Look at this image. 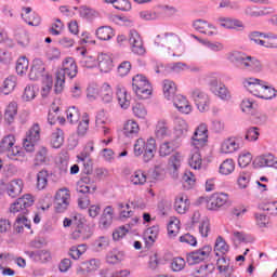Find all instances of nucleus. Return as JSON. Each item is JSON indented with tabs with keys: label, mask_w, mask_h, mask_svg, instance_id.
Listing matches in <instances>:
<instances>
[{
	"label": "nucleus",
	"mask_w": 277,
	"mask_h": 277,
	"mask_svg": "<svg viewBox=\"0 0 277 277\" xmlns=\"http://www.w3.org/2000/svg\"><path fill=\"white\" fill-rule=\"evenodd\" d=\"M227 60L230 64H235L240 70L246 72H262L263 64L256 57L248 55L243 52L234 51L227 54Z\"/></svg>",
	"instance_id": "nucleus-1"
},
{
	"label": "nucleus",
	"mask_w": 277,
	"mask_h": 277,
	"mask_svg": "<svg viewBox=\"0 0 277 277\" xmlns=\"http://www.w3.org/2000/svg\"><path fill=\"white\" fill-rule=\"evenodd\" d=\"M77 72L78 69L75 58H65L63 62V67L56 72V82L54 84L55 94H62L66 83V77H68V79H75V77H77Z\"/></svg>",
	"instance_id": "nucleus-2"
},
{
	"label": "nucleus",
	"mask_w": 277,
	"mask_h": 277,
	"mask_svg": "<svg viewBox=\"0 0 277 277\" xmlns=\"http://www.w3.org/2000/svg\"><path fill=\"white\" fill-rule=\"evenodd\" d=\"M30 207H34V197L31 195H24L10 207L11 213H19L18 215H21V223L26 228H31L29 220H27V216H25L27 213H29Z\"/></svg>",
	"instance_id": "nucleus-3"
},
{
	"label": "nucleus",
	"mask_w": 277,
	"mask_h": 277,
	"mask_svg": "<svg viewBox=\"0 0 277 277\" xmlns=\"http://www.w3.org/2000/svg\"><path fill=\"white\" fill-rule=\"evenodd\" d=\"M157 153V142L155 138L150 137L145 142L143 138L136 140L134 144V155L135 157H142L144 163H148L155 159V154Z\"/></svg>",
	"instance_id": "nucleus-4"
},
{
	"label": "nucleus",
	"mask_w": 277,
	"mask_h": 277,
	"mask_svg": "<svg viewBox=\"0 0 277 277\" xmlns=\"http://www.w3.org/2000/svg\"><path fill=\"white\" fill-rule=\"evenodd\" d=\"M228 202V194L214 193L210 197H199L198 203L205 205L209 211H217Z\"/></svg>",
	"instance_id": "nucleus-5"
},
{
	"label": "nucleus",
	"mask_w": 277,
	"mask_h": 277,
	"mask_svg": "<svg viewBox=\"0 0 277 277\" xmlns=\"http://www.w3.org/2000/svg\"><path fill=\"white\" fill-rule=\"evenodd\" d=\"M132 90L138 98H148L153 94V87L143 75H136L132 78Z\"/></svg>",
	"instance_id": "nucleus-6"
},
{
	"label": "nucleus",
	"mask_w": 277,
	"mask_h": 277,
	"mask_svg": "<svg viewBox=\"0 0 277 277\" xmlns=\"http://www.w3.org/2000/svg\"><path fill=\"white\" fill-rule=\"evenodd\" d=\"M70 207V189L64 187L54 196V209L56 213H64Z\"/></svg>",
	"instance_id": "nucleus-7"
},
{
	"label": "nucleus",
	"mask_w": 277,
	"mask_h": 277,
	"mask_svg": "<svg viewBox=\"0 0 277 277\" xmlns=\"http://www.w3.org/2000/svg\"><path fill=\"white\" fill-rule=\"evenodd\" d=\"M40 142V126L35 123L26 133V137L23 142V147L26 153H34L36 150V144Z\"/></svg>",
	"instance_id": "nucleus-8"
},
{
	"label": "nucleus",
	"mask_w": 277,
	"mask_h": 277,
	"mask_svg": "<svg viewBox=\"0 0 277 277\" xmlns=\"http://www.w3.org/2000/svg\"><path fill=\"white\" fill-rule=\"evenodd\" d=\"M156 47H168V49H179L181 45V38L179 35L172 32H166L158 35L155 39Z\"/></svg>",
	"instance_id": "nucleus-9"
},
{
	"label": "nucleus",
	"mask_w": 277,
	"mask_h": 277,
	"mask_svg": "<svg viewBox=\"0 0 277 277\" xmlns=\"http://www.w3.org/2000/svg\"><path fill=\"white\" fill-rule=\"evenodd\" d=\"M30 81H38L41 79L44 80V77H51L49 72H47V67L44 66V62L40 58H35L32 61V65L30 71L28 74Z\"/></svg>",
	"instance_id": "nucleus-10"
},
{
	"label": "nucleus",
	"mask_w": 277,
	"mask_h": 277,
	"mask_svg": "<svg viewBox=\"0 0 277 277\" xmlns=\"http://www.w3.org/2000/svg\"><path fill=\"white\" fill-rule=\"evenodd\" d=\"M213 248L209 245L203 246L201 249L195 250L187 254L186 261L188 265H196L198 263H202V261H207L209 259V254H211Z\"/></svg>",
	"instance_id": "nucleus-11"
},
{
	"label": "nucleus",
	"mask_w": 277,
	"mask_h": 277,
	"mask_svg": "<svg viewBox=\"0 0 277 277\" xmlns=\"http://www.w3.org/2000/svg\"><path fill=\"white\" fill-rule=\"evenodd\" d=\"M129 44L132 53L135 55H144L146 53V48H144V41L136 30H130L129 32Z\"/></svg>",
	"instance_id": "nucleus-12"
},
{
	"label": "nucleus",
	"mask_w": 277,
	"mask_h": 277,
	"mask_svg": "<svg viewBox=\"0 0 277 277\" xmlns=\"http://www.w3.org/2000/svg\"><path fill=\"white\" fill-rule=\"evenodd\" d=\"M190 96L199 111H207L209 109V95L200 89H195L192 91Z\"/></svg>",
	"instance_id": "nucleus-13"
},
{
	"label": "nucleus",
	"mask_w": 277,
	"mask_h": 277,
	"mask_svg": "<svg viewBox=\"0 0 277 277\" xmlns=\"http://www.w3.org/2000/svg\"><path fill=\"white\" fill-rule=\"evenodd\" d=\"M94 235V229L87 224L78 223L74 227L71 233V239H76L79 241H85V239H90Z\"/></svg>",
	"instance_id": "nucleus-14"
},
{
	"label": "nucleus",
	"mask_w": 277,
	"mask_h": 277,
	"mask_svg": "<svg viewBox=\"0 0 277 277\" xmlns=\"http://www.w3.org/2000/svg\"><path fill=\"white\" fill-rule=\"evenodd\" d=\"M210 90L215 96H219L221 101H230V91L226 88V84L217 81V79L210 81Z\"/></svg>",
	"instance_id": "nucleus-15"
},
{
	"label": "nucleus",
	"mask_w": 277,
	"mask_h": 277,
	"mask_svg": "<svg viewBox=\"0 0 277 277\" xmlns=\"http://www.w3.org/2000/svg\"><path fill=\"white\" fill-rule=\"evenodd\" d=\"M254 168H277V158L273 154H262L253 160Z\"/></svg>",
	"instance_id": "nucleus-16"
},
{
	"label": "nucleus",
	"mask_w": 277,
	"mask_h": 277,
	"mask_svg": "<svg viewBox=\"0 0 277 277\" xmlns=\"http://www.w3.org/2000/svg\"><path fill=\"white\" fill-rule=\"evenodd\" d=\"M193 27L199 34H205L206 36H217V28L205 19H196L193 22Z\"/></svg>",
	"instance_id": "nucleus-17"
},
{
	"label": "nucleus",
	"mask_w": 277,
	"mask_h": 277,
	"mask_svg": "<svg viewBox=\"0 0 277 277\" xmlns=\"http://www.w3.org/2000/svg\"><path fill=\"white\" fill-rule=\"evenodd\" d=\"M241 146H243V143H241V138L229 137L223 141V143L221 144V153H224L225 155L236 153V150H239Z\"/></svg>",
	"instance_id": "nucleus-18"
},
{
	"label": "nucleus",
	"mask_w": 277,
	"mask_h": 277,
	"mask_svg": "<svg viewBox=\"0 0 277 277\" xmlns=\"http://www.w3.org/2000/svg\"><path fill=\"white\" fill-rule=\"evenodd\" d=\"M97 66L101 72H111L114 58L108 53H100L97 55Z\"/></svg>",
	"instance_id": "nucleus-19"
},
{
	"label": "nucleus",
	"mask_w": 277,
	"mask_h": 277,
	"mask_svg": "<svg viewBox=\"0 0 277 277\" xmlns=\"http://www.w3.org/2000/svg\"><path fill=\"white\" fill-rule=\"evenodd\" d=\"M219 22L224 29H236V31H243V29H246V25H243V22L239 19L220 17Z\"/></svg>",
	"instance_id": "nucleus-20"
},
{
	"label": "nucleus",
	"mask_w": 277,
	"mask_h": 277,
	"mask_svg": "<svg viewBox=\"0 0 277 277\" xmlns=\"http://www.w3.org/2000/svg\"><path fill=\"white\" fill-rule=\"evenodd\" d=\"M117 101L122 109H129L131 106V97L127 94V89L122 84L116 87Z\"/></svg>",
	"instance_id": "nucleus-21"
},
{
	"label": "nucleus",
	"mask_w": 277,
	"mask_h": 277,
	"mask_svg": "<svg viewBox=\"0 0 277 277\" xmlns=\"http://www.w3.org/2000/svg\"><path fill=\"white\" fill-rule=\"evenodd\" d=\"M22 18L27 23V25H30L31 27H38L41 23L40 15L37 13H31V8H23Z\"/></svg>",
	"instance_id": "nucleus-22"
},
{
	"label": "nucleus",
	"mask_w": 277,
	"mask_h": 277,
	"mask_svg": "<svg viewBox=\"0 0 277 277\" xmlns=\"http://www.w3.org/2000/svg\"><path fill=\"white\" fill-rule=\"evenodd\" d=\"M18 114V104L16 102H11L4 110V122L9 127H12V123L16 120Z\"/></svg>",
	"instance_id": "nucleus-23"
},
{
	"label": "nucleus",
	"mask_w": 277,
	"mask_h": 277,
	"mask_svg": "<svg viewBox=\"0 0 277 277\" xmlns=\"http://www.w3.org/2000/svg\"><path fill=\"white\" fill-rule=\"evenodd\" d=\"M174 107L179 109L182 114H192V105H189V102L187 98L183 95H175V97L172 100Z\"/></svg>",
	"instance_id": "nucleus-24"
},
{
	"label": "nucleus",
	"mask_w": 277,
	"mask_h": 277,
	"mask_svg": "<svg viewBox=\"0 0 277 277\" xmlns=\"http://www.w3.org/2000/svg\"><path fill=\"white\" fill-rule=\"evenodd\" d=\"M114 222V208L108 206L104 209L100 217V228H109Z\"/></svg>",
	"instance_id": "nucleus-25"
},
{
	"label": "nucleus",
	"mask_w": 277,
	"mask_h": 277,
	"mask_svg": "<svg viewBox=\"0 0 277 277\" xmlns=\"http://www.w3.org/2000/svg\"><path fill=\"white\" fill-rule=\"evenodd\" d=\"M176 213L181 215L187 213L189 210V199L185 195H177L174 202Z\"/></svg>",
	"instance_id": "nucleus-26"
},
{
	"label": "nucleus",
	"mask_w": 277,
	"mask_h": 277,
	"mask_svg": "<svg viewBox=\"0 0 277 277\" xmlns=\"http://www.w3.org/2000/svg\"><path fill=\"white\" fill-rule=\"evenodd\" d=\"M158 235H159V225H154L151 227H148L145 230L144 241H145L146 248H150L155 243Z\"/></svg>",
	"instance_id": "nucleus-27"
},
{
	"label": "nucleus",
	"mask_w": 277,
	"mask_h": 277,
	"mask_svg": "<svg viewBox=\"0 0 277 277\" xmlns=\"http://www.w3.org/2000/svg\"><path fill=\"white\" fill-rule=\"evenodd\" d=\"M26 254L37 263H49L51 261V252L47 250L28 251Z\"/></svg>",
	"instance_id": "nucleus-28"
},
{
	"label": "nucleus",
	"mask_w": 277,
	"mask_h": 277,
	"mask_svg": "<svg viewBox=\"0 0 277 277\" xmlns=\"http://www.w3.org/2000/svg\"><path fill=\"white\" fill-rule=\"evenodd\" d=\"M6 193L11 198H17L23 193V180H13L6 188Z\"/></svg>",
	"instance_id": "nucleus-29"
},
{
	"label": "nucleus",
	"mask_w": 277,
	"mask_h": 277,
	"mask_svg": "<svg viewBox=\"0 0 277 277\" xmlns=\"http://www.w3.org/2000/svg\"><path fill=\"white\" fill-rule=\"evenodd\" d=\"M261 83H263V81L256 78H247L242 81L243 88H246L250 94H253V96L256 94V91L261 89Z\"/></svg>",
	"instance_id": "nucleus-30"
},
{
	"label": "nucleus",
	"mask_w": 277,
	"mask_h": 277,
	"mask_svg": "<svg viewBox=\"0 0 277 277\" xmlns=\"http://www.w3.org/2000/svg\"><path fill=\"white\" fill-rule=\"evenodd\" d=\"M140 133V124L135 120H128L123 127V135L126 137H135Z\"/></svg>",
	"instance_id": "nucleus-31"
},
{
	"label": "nucleus",
	"mask_w": 277,
	"mask_h": 277,
	"mask_svg": "<svg viewBox=\"0 0 277 277\" xmlns=\"http://www.w3.org/2000/svg\"><path fill=\"white\" fill-rule=\"evenodd\" d=\"M163 94L167 101H172L176 96V83L172 80H164Z\"/></svg>",
	"instance_id": "nucleus-32"
},
{
	"label": "nucleus",
	"mask_w": 277,
	"mask_h": 277,
	"mask_svg": "<svg viewBox=\"0 0 277 277\" xmlns=\"http://www.w3.org/2000/svg\"><path fill=\"white\" fill-rule=\"evenodd\" d=\"M189 129V126L187 124V121L181 117L174 118V131L175 135L179 137L185 135Z\"/></svg>",
	"instance_id": "nucleus-33"
},
{
	"label": "nucleus",
	"mask_w": 277,
	"mask_h": 277,
	"mask_svg": "<svg viewBox=\"0 0 277 277\" xmlns=\"http://www.w3.org/2000/svg\"><path fill=\"white\" fill-rule=\"evenodd\" d=\"M146 181H148V176L146 172L142 170L134 171L130 176V183H132V185H145Z\"/></svg>",
	"instance_id": "nucleus-34"
},
{
	"label": "nucleus",
	"mask_w": 277,
	"mask_h": 277,
	"mask_svg": "<svg viewBox=\"0 0 277 277\" xmlns=\"http://www.w3.org/2000/svg\"><path fill=\"white\" fill-rule=\"evenodd\" d=\"M51 146L52 148H62V145L64 144V131L62 129L57 128L51 135Z\"/></svg>",
	"instance_id": "nucleus-35"
},
{
	"label": "nucleus",
	"mask_w": 277,
	"mask_h": 277,
	"mask_svg": "<svg viewBox=\"0 0 277 277\" xmlns=\"http://www.w3.org/2000/svg\"><path fill=\"white\" fill-rule=\"evenodd\" d=\"M95 36L98 38V40H111V38H114V29L109 26L98 27Z\"/></svg>",
	"instance_id": "nucleus-36"
},
{
	"label": "nucleus",
	"mask_w": 277,
	"mask_h": 277,
	"mask_svg": "<svg viewBox=\"0 0 277 277\" xmlns=\"http://www.w3.org/2000/svg\"><path fill=\"white\" fill-rule=\"evenodd\" d=\"M230 247L226 243V240L222 236H219L215 240L214 252H216V256L220 254H226Z\"/></svg>",
	"instance_id": "nucleus-37"
},
{
	"label": "nucleus",
	"mask_w": 277,
	"mask_h": 277,
	"mask_svg": "<svg viewBox=\"0 0 277 277\" xmlns=\"http://www.w3.org/2000/svg\"><path fill=\"white\" fill-rule=\"evenodd\" d=\"M16 88V77L15 76H10L8 77L2 84V94H12L14 92V89Z\"/></svg>",
	"instance_id": "nucleus-38"
},
{
	"label": "nucleus",
	"mask_w": 277,
	"mask_h": 277,
	"mask_svg": "<svg viewBox=\"0 0 277 277\" xmlns=\"http://www.w3.org/2000/svg\"><path fill=\"white\" fill-rule=\"evenodd\" d=\"M100 96L103 103H111L114 101V92L108 83H104L100 90Z\"/></svg>",
	"instance_id": "nucleus-39"
},
{
	"label": "nucleus",
	"mask_w": 277,
	"mask_h": 277,
	"mask_svg": "<svg viewBox=\"0 0 277 277\" xmlns=\"http://www.w3.org/2000/svg\"><path fill=\"white\" fill-rule=\"evenodd\" d=\"M188 164L193 170H200V168H202V156L200 155V150L196 149L192 153V156L188 159Z\"/></svg>",
	"instance_id": "nucleus-40"
},
{
	"label": "nucleus",
	"mask_w": 277,
	"mask_h": 277,
	"mask_svg": "<svg viewBox=\"0 0 277 277\" xmlns=\"http://www.w3.org/2000/svg\"><path fill=\"white\" fill-rule=\"evenodd\" d=\"M88 129H90V116L88 113H84L82 116V120L79 122L77 128V133L80 137H83L85 133H88Z\"/></svg>",
	"instance_id": "nucleus-41"
},
{
	"label": "nucleus",
	"mask_w": 277,
	"mask_h": 277,
	"mask_svg": "<svg viewBox=\"0 0 277 277\" xmlns=\"http://www.w3.org/2000/svg\"><path fill=\"white\" fill-rule=\"evenodd\" d=\"M219 172L225 176L233 174V172H235V161H233V159L224 160L220 166Z\"/></svg>",
	"instance_id": "nucleus-42"
},
{
	"label": "nucleus",
	"mask_w": 277,
	"mask_h": 277,
	"mask_svg": "<svg viewBox=\"0 0 277 277\" xmlns=\"http://www.w3.org/2000/svg\"><path fill=\"white\" fill-rule=\"evenodd\" d=\"M49 185V171L41 170L37 173V189H45Z\"/></svg>",
	"instance_id": "nucleus-43"
},
{
	"label": "nucleus",
	"mask_w": 277,
	"mask_h": 277,
	"mask_svg": "<svg viewBox=\"0 0 277 277\" xmlns=\"http://www.w3.org/2000/svg\"><path fill=\"white\" fill-rule=\"evenodd\" d=\"M16 140L14 135L9 134L4 136L0 142V153H8L15 144Z\"/></svg>",
	"instance_id": "nucleus-44"
},
{
	"label": "nucleus",
	"mask_w": 277,
	"mask_h": 277,
	"mask_svg": "<svg viewBox=\"0 0 277 277\" xmlns=\"http://www.w3.org/2000/svg\"><path fill=\"white\" fill-rule=\"evenodd\" d=\"M207 140L209 138L203 136V134L194 132L190 144L195 149L200 150V148L205 147V144H207Z\"/></svg>",
	"instance_id": "nucleus-45"
},
{
	"label": "nucleus",
	"mask_w": 277,
	"mask_h": 277,
	"mask_svg": "<svg viewBox=\"0 0 277 277\" xmlns=\"http://www.w3.org/2000/svg\"><path fill=\"white\" fill-rule=\"evenodd\" d=\"M181 221L176 217H172L168 224V235L169 237H176L181 230Z\"/></svg>",
	"instance_id": "nucleus-46"
},
{
	"label": "nucleus",
	"mask_w": 277,
	"mask_h": 277,
	"mask_svg": "<svg viewBox=\"0 0 277 277\" xmlns=\"http://www.w3.org/2000/svg\"><path fill=\"white\" fill-rule=\"evenodd\" d=\"M15 69L17 75H26L27 70H29V60H27L25 56L19 57L17 60Z\"/></svg>",
	"instance_id": "nucleus-47"
},
{
	"label": "nucleus",
	"mask_w": 277,
	"mask_h": 277,
	"mask_svg": "<svg viewBox=\"0 0 277 277\" xmlns=\"http://www.w3.org/2000/svg\"><path fill=\"white\" fill-rule=\"evenodd\" d=\"M182 181L184 183L185 189H192L196 185V175L192 171H185Z\"/></svg>",
	"instance_id": "nucleus-48"
},
{
	"label": "nucleus",
	"mask_w": 277,
	"mask_h": 277,
	"mask_svg": "<svg viewBox=\"0 0 277 277\" xmlns=\"http://www.w3.org/2000/svg\"><path fill=\"white\" fill-rule=\"evenodd\" d=\"M35 161V166L47 163V161H49V149L47 147H40L36 154Z\"/></svg>",
	"instance_id": "nucleus-49"
},
{
	"label": "nucleus",
	"mask_w": 277,
	"mask_h": 277,
	"mask_svg": "<svg viewBox=\"0 0 277 277\" xmlns=\"http://www.w3.org/2000/svg\"><path fill=\"white\" fill-rule=\"evenodd\" d=\"M96 58L92 55H85V51L82 52V57L80 60V65L83 68H96Z\"/></svg>",
	"instance_id": "nucleus-50"
},
{
	"label": "nucleus",
	"mask_w": 277,
	"mask_h": 277,
	"mask_svg": "<svg viewBox=\"0 0 277 277\" xmlns=\"http://www.w3.org/2000/svg\"><path fill=\"white\" fill-rule=\"evenodd\" d=\"M263 38H267V34L261 31H252L249 34V40L260 47H265V40H263Z\"/></svg>",
	"instance_id": "nucleus-51"
},
{
	"label": "nucleus",
	"mask_w": 277,
	"mask_h": 277,
	"mask_svg": "<svg viewBox=\"0 0 277 277\" xmlns=\"http://www.w3.org/2000/svg\"><path fill=\"white\" fill-rule=\"evenodd\" d=\"M216 265H217L219 272H221V273L224 272L228 276H230V274H233V266H230L229 261H226V258L219 259L216 262Z\"/></svg>",
	"instance_id": "nucleus-52"
},
{
	"label": "nucleus",
	"mask_w": 277,
	"mask_h": 277,
	"mask_svg": "<svg viewBox=\"0 0 277 277\" xmlns=\"http://www.w3.org/2000/svg\"><path fill=\"white\" fill-rule=\"evenodd\" d=\"M80 118H81V114L79 113V108L71 106L67 109V120L71 124L79 122Z\"/></svg>",
	"instance_id": "nucleus-53"
},
{
	"label": "nucleus",
	"mask_w": 277,
	"mask_h": 277,
	"mask_svg": "<svg viewBox=\"0 0 277 277\" xmlns=\"http://www.w3.org/2000/svg\"><path fill=\"white\" fill-rule=\"evenodd\" d=\"M255 224L260 228H269V217L263 213H254Z\"/></svg>",
	"instance_id": "nucleus-54"
},
{
	"label": "nucleus",
	"mask_w": 277,
	"mask_h": 277,
	"mask_svg": "<svg viewBox=\"0 0 277 277\" xmlns=\"http://www.w3.org/2000/svg\"><path fill=\"white\" fill-rule=\"evenodd\" d=\"M53 89V77L45 76L42 80V91L41 96H49V92Z\"/></svg>",
	"instance_id": "nucleus-55"
},
{
	"label": "nucleus",
	"mask_w": 277,
	"mask_h": 277,
	"mask_svg": "<svg viewBox=\"0 0 277 277\" xmlns=\"http://www.w3.org/2000/svg\"><path fill=\"white\" fill-rule=\"evenodd\" d=\"M169 72H183V70H189V65L177 62V63H171L167 66Z\"/></svg>",
	"instance_id": "nucleus-56"
},
{
	"label": "nucleus",
	"mask_w": 277,
	"mask_h": 277,
	"mask_svg": "<svg viewBox=\"0 0 277 277\" xmlns=\"http://www.w3.org/2000/svg\"><path fill=\"white\" fill-rule=\"evenodd\" d=\"M155 134H156V137H158V140H163V137L168 135V126L166 124L164 121H159L156 124Z\"/></svg>",
	"instance_id": "nucleus-57"
},
{
	"label": "nucleus",
	"mask_w": 277,
	"mask_h": 277,
	"mask_svg": "<svg viewBox=\"0 0 277 277\" xmlns=\"http://www.w3.org/2000/svg\"><path fill=\"white\" fill-rule=\"evenodd\" d=\"M174 143L172 142H164L160 145V157H168V155H172L174 153Z\"/></svg>",
	"instance_id": "nucleus-58"
},
{
	"label": "nucleus",
	"mask_w": 277,
	"mask_h": 277,
	"mask_svg": "<svg viewBox=\"0 0 277 277\" xmlns=\"http://www.w3.org/2000/svg\"><path fill=\"white\" fill-rule=\"evenodd\" d=\"M82 267L83 269H85V272H96V269L101 267V261L96 259H91L87 262H83Z\"/></svg>",
	"instance_id": "nucleus-59"
},
{
	"label": "nucleus",
	"mask_w": 277,
	"mask_h": 277,
	"mask_svg": "<svg viewBox=\"0 0 277 277\" xmlns=\"http://www.w3.org/2000/svg\"><path fill=\"white\" fill-rule=\"evenodd\" d=\"M117 72L119 77H127L131 72V62L123 61L118 67Z\"/></svg>",
	"instance_id": "nucleus-60"
},
{
	"label": "nucleus",
	"mask_w": 277,
	"mask_h": 277,
	"mask_svg": "<svg viewBox=\"0 0 277 277\" xmlns=\"http://www.w3.org/2000/svg\"><path fill=\"white\" fill-rule=\"evenodd\" d=\"M122 259H123L122 253H120L118 251H111L106 256V261L110 265H116V263H120V261H122Z\"/></svg>",
	"instance_id": "nucleus-61"
},
{
	"label": "nucleus",
	"mask_w": 277,
	"mask_h": 277,
	"mask_svg": "<svg viewBox=\"0 0 277 277\" xmlns=\"http://www.w3.org/2000/svg\"><path fill=\"white\" fill-rule=\"evenodd\" d=\"M94 246L97 252H101V250H106L109 247V238L102 236L95 240Z\"/></svg>",
	"instance_id": "nucleus-62"
},
{
	"label": "nucleus",
	"mask_w": 277,
	"mask_h": 277,
	"mask_svg": "<svg viewBox=\"0 0 277 277\" xmlns=\"http://www.w3.org/2000/svg\"><path fill=\"white\" fill-rule=\"evenodd\" d=\"M34 98H36V87L28 84L25 89H24V94H23V101H34Z\"/></svg>",
	"instance_id": "nucleus-63"
},
{
	"label": "nucleus",
	"mask_w": 277,
	"mask_h": 277,
	"mask_svg": "<svg viewBox=\"0 0 277 277\" xmlns=\"http://www.w3.org/2000/svg\"><path fill=\"white\" fill-rule=\"evenodd\" d=\"M260 208L262 211L269 213V215H277V201L263 203Z\"/></svg>",
	"instance_id": "nucleus-64"
}]
</instances>
